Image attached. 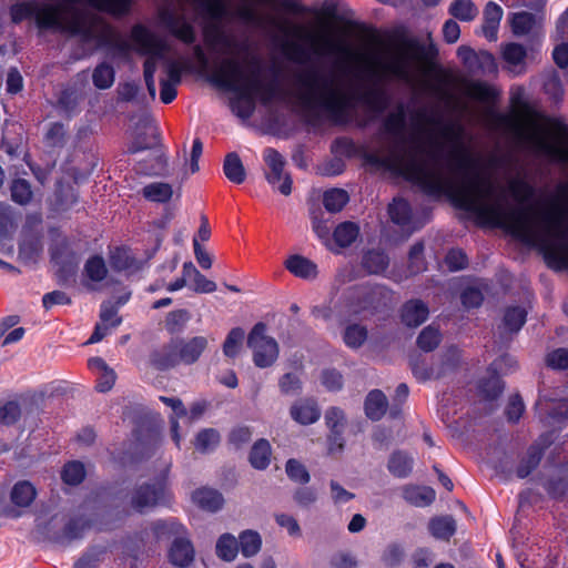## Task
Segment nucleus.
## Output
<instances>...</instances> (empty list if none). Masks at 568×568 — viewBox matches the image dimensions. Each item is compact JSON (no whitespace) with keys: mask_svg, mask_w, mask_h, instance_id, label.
<instances>
[{"mask_svg":"<svg viewBox=\"0 0 568 568\" xmlns=\"http://www.w3.org/2000/svg\"><path fill=\"white\" fill-rule=\"evenodd\" d=\"M406 111L398 104L388 113L377 134L378 148L366 156L372 164L397 171L418 184L427 194H447L455 205L475 214L484 223L508 231L529 245H539L550 258H567L568 229L564 224L565 206L554 203L541 214L537 227L530 207L507 210L503 193L478 171L465 143V128L458 122L445 123L440 138L428 132L425 138L405 133Z\"/></svg>","mask_w":568,"mask_h":568,"instance_id":"1","label":"nucleus"},{"mask_svg":"<svg viewBox=\"0 0 568 568\" xmlns=\"http://www.w3.org/2000/svg\"><path fill=\"white\" fill-rule=\"evenodd\" d=\"M294 98L308 114L326 113L335 122H345L354 108V94L344 77L334 69L317 65L294 73Z\"/></svg>","mask_w":568,"mask_h":568,"instance_id":"2","label":"nucleus"},{"mask_svg":"<svg viewBox=\"0 0 568 568\" xmlns=\"http://www.w3.org/2000/svg\"><path fill=\"white\" fill-rule=\"evenodd\" d=\"M248 72L234 57L224 58L215 64L210 81L220 88L236 92L239 95L231 100L232 112L243 119H250L255 111V99L268 104L275 98L277 87L275 82H263L260 78L261 65L256 57L247 61Z\"/></svg>","mask_w":568,"mask_h":568,"instance_id":"3","label":"nucleus"},{"mask_svg":"<svg viewBox=\"0 0 568 568\" xmlns=\"http://www.w3.org/2000/svg\"><path fill=\"white\" fill-rule=\"evenodd\" d=\"M131 39L136 49L148 54L144 62V81L152 100L156 97V87L154 73L158 63L164 64V77L160 78V99L163 103L169 104L176 98V87L181 83L183 65L180 61L168 58L169 45L141 24L132 28Z\"/></svg>","mask_w":568,"mask_h":568,"instance_id":"4","label":"nucleus"},{"mask_svg":"<svg viewBox=\"0 0 568 568\" xmlns=\"http://www.w3.org/2000/svg\"><path fill=\"white\" fill-rule=\"evenodd\" d=\"M437 51L432 41L425 43L417 38L404 39L392 60L372 62L371 71L378 80L390 75L406 84L413 85L417 79L416 71L422 64L433 59Z\"/></svg>","mask_w":568,"mask_h":568,"instance_id":"5","label":"nucleus"},{"mask_svg":"<svg viewBox=\"0 0 568 568\" xmlns=\"http://www.w3.org/2000/svg\"><path fill=\"white\" fill-rule=\"evenodd\" d=\"M514 130L518 138L531 144L550 159L568 163V148L561 145L568 140V126L557 120L540 124L532 118L516 121Z\"/></svg>","mask_w":568,"mask_h":568,"instance_id":"6","label":"nucleus"},{"mask_svg":"<svg viewBox=\"0 0 568 568\" xmlns=\"http://www.w3.org/2000/svg\"><path fill=\"white\" fill-rule=\"evenodd\" d=\"M209 337L203 335L175 336L154 351L150 362L159 371H169L179 365L190 366L200 361L209 348Z\"/></svg>","mask_w":568,"mask_h":568,"instance_id":"7","label":"nucleus"},{"mask_svg":"<svg viewBox=\"0 0 568 568\" xmlns=\"http://www.w3.org/2000/svg\"><path fill=\"white\" fill-rule=\"evenodd\" d=\"M63 2L45 3L37 1H20L11 6L10 17L14 23L33 19L41 31L63 28Z\"/></svg>","mask_w":568,"mask_h":568,"instance_id":"8","label":"nucleus"},{"mask_svg":"<svg viewBox=\"0 0 568 568\" xmlns=\"http://www.w3.org/2000/svg\"><path fill=\"white\" fill-rule=\"evenodd\" d=\"M63 28L58 31L71 32L81 36L87 41H95L99 45L112 44L115 41V32L102 18L95 14H85L80 11L67 17L63 7Z\"/></svg>","mask_w":568,"mask_h":568,"instance_id":"9","label":"nucleus"},{"mask_svg":"<svg viewBox=\"0 0 568 568\" xmlns=\"http://www.w3.org/2000/svg\"><path fill=\"white\" fill-rule=\"evenodd\" d=\"M389 292L381 285H359L348 290L347 307L354 315L375 314L388 306Z\"/></svg>","mask_w":568,"mask_h":568,"instance_id":"10","label":"nucleus"},{"mask_svg":"<svg viewBox=\"0 0 568 568\" xmlns=\"http://www.w3.org/2000/svg\"><path fill=\"white\" fill-rule=\"evenodd\" d=\"M247 346L253 351V362L260 368L272 366L278 357L277 342L266 335V325L256 323L247 337Z\"/></svg>","mask_w":568,"mask_h":568,"instance_id":"11","label":"nucleus"},{"mask_svg":"<svg viewBox=\"0 0 568 568\" xmlns=\"http://www.w3.org/2000/svg\"><path fill=\"white\" fill-rule=\"evenodd\" d=\"M203 34L206 45L213 51L224 54H243L246 64L253 57L250 54V45L246 41H239L235 37L226 34L217 23L206 26Z\"/></svg>","mask_w":568,"mask_h":568,"instance_id":"12","label":"nucleus"},{"mask_svg":"<svg viewBox=\"0 0 568 568\" xmlns=\"http://www.w3.org/2000/svg\"><path fill=\"white\" fill-rule=\"evenodd\" d=\"M263 159L266 164L265 179L283 195H290L292 192V179L288 174L284 173L285 160L282 154L275 149L268 148L263 153Z\"/></svg>","mask_w":568,"mask_h":568,"instance_id":"13","label":"nucleus"},{"mask_svg":"<svg viewBox=\"0 0 568 568\" xmlns=\"http://www.w3.org/2000/svg\"><path fill=\"white\" fill-rule=\"evenodd\" d=\"M160 142L159 129L154 120L149 116H142L135 124L133 139L128 148L131 154L155 148Z\"/></svg>","mask_w":568,"mask_h":568,"instance_id":"14","label":"nucleus"},{"mask_svg":"<svg viewBox=\"0 0 568 568\" xmlns=\"http://www.w3.org/2000/svg\"><path fill=\"white\" fill-rule=\"evenodd\" d=\"M165 497L163 483L144 484L136 487L131 497V506L134 510L143 513L146 508L155 507Z\"/></svg>","mask_w":568,"mask_h":568,"instance_id":"15","label":"nucleus"},{"mask_svg":"<svg viewBox=\"0 0 568 568\" xmlns=\"http://www.w3.org/2000/svg\"><path fill=\"white\" fill-rule=\"evenodd\" d=\"M161 19L170 33L182 42L191 44L195 41L196 36L194 28L185 20L184 17L178 16L170 10H163Z\"/></svg>","mask_w":568,"mask_h":568,"instance_id":"16","label":"nucleus"},{"mask_svg":"<svg viewBox=\"0 0 568 568\" xmlns=\"http://www.w3.org/2000/svg\"><path fill=\"white\" fill-rule=\"evenodd\" d=\"M358 100L368 111L376 114L383 113L389 104V97L386 90L378 83H374L364 90Z\"/></svg>","mask_w":568,"mask_h":568,"instance_id":"17","label":"nucleus"},{"mask_svg":"<svg viewBox=\"0 0 568 568\" xmlns=\"http://www.w3.org/2000/svg\"><path fill=\"white\" fill-rule=\"evenodd\" d=\"M290 415L301 425H311L320 419L321 409L316 402L306 398L294 403L290 408Z\"/></svg>","mask_w":568,"mask_h":568,"instance_id":"18","label":"nucleus"},{"mask_svg":"<svg viewBox=\"0 0 568 568\" xmlns=\"http://www.w3.org/2000/svg\"><path fill=\"white\" fill-rule=\"evenodd\" d=\"M109 274L105 261L100 255H93L87 260L83 266V283L90 288L94 290V283H101Z\"/></svg>","mask_w":568,"mask_h":568,"instance_id":"19","label":"nucleus"},{"mask_svg":"<svg viewBox=\"0 0 568 568\" xmlns=\"http://www.w3.org/2000/svg\"><path fill=\"white\" fill-rule=\"evenodd\" d=\"M428 307L420 300L406 302L400 312L402 322L408 327H417L428 318Z\"/></svg>","mask_w":568,"mask_h":568,"instance_id":"20","label":"nucleus"},{"mask_svg":"<svg viewBox=\"0 0 568 568\" xmlns=\"http://www.w3.org/2000/svg\"><path fill=\"white\" fill-rule=\"evenodd\" d=\"M285 268L294 276L303 280H314L317 277V265L298 254L291 255L284 262Z\"/></svg>","mask_w":568,"mask_h":568,"instance_id":"21","label":"nucleus"},{"mask_svg":"<svg viewBox=\"0 0 568 568\" xmlns=\"http://www.w3.org/2000/svg\"><path fill=\"white\" fill-rule=\"evenodd\" d=\"M169 558L174 566H189L194 559L192 542L182 537L175 538L169 550Z\"/></svg>","mask_w":568,"mask_h":568,"instance_id":"22","label":"nucleus"},{"mask_svg":"<svg viewBox=\"0 0 568 568\" xmlns=\"http://www.w3.org/2000/svg\"><path fill=\"white\" fill-rule=\"evenodd\" d=\"M501 18L503 9L493 1L488 2L484 9V23L481 30L485 38L489 41L497 40Z\"/></svg>","mask_w":568,"mask_h":568,"instance_id":"23","label":"nucleus"},{"mask_svg":"<svg viewBox=\"0 0 568 568\" xmlns=\"http://www.w3.org/2000/svg\"><path fill=\"white\" fill-rule=\"evenodd\" d=\"M388 214L395 224L407 229L408 235L416 230V227H409L412 223V210L406 200L400 197L394 199L388 206Z\"/></svg>","mask_w":568,"mask_h":568,"instance_id":"24","label":"nucleus"},{"mask_svg":"<svg viewBox=\"0 0 568 568\" xmlns=\"http://www.w3.org/2000/svg\"><path fill=\"white\" fill-rule=\"evenodd\" d=\"M68 3H87L100 11L113 16H123L129 12L131 0H64Z\"/></svg>","mask_w":568,"mask_h":568,"instance_id":"25","label":"nucleus"},{"mask_svg":"<svg viewBox=\"0 0 568 568\" xmlns=\"http://www.w3.org/2000/svg\"><path fill=\"white\" fill-rule=\"evenodd\" d=\"M501 54L510 72L521 73L524 71L527 52L521 44L507 43L503 47Z\"/></svg>","mask_w":568,"mask_h":568,"instance_id":"26","label":"nucleus"},{"mask_svg":"<svg viewBox=\"0 0 568 568\" xmlns=\"http://www.w3.org/2000/svg\"><path fill=\"white\" fill-rule=\"evenodd\" d=\"M272 448L267 439L261 438L250 450L248 462L254 469L264 470L271 464Z\"/></svg>","mask_w":568,"mask_h":568,"instance_id":"27","label":"nucleus"},{"mask_svg":"<svg viewBox=\"0 0 568 568\" xmlns=\"http://www.w3.org/2000/svg\"><path fill=\"white\" fill-rule=\"evenodd\" d=\"M109 260L111 267L118 272H136L142 268V264L138 262L130 254V251L124 247H115L110 253Z\"/></svg>","mask_w":568,"mask_h":568,"instance_id":"28","label":"nucleus"},{"mask_svg":"<svg viewBox=\"0 0 568 568\" xmlns=\"http://www.w3.org/2000/svg\"><path fill=\"white\" fill-rule=\"evenodd\" d=\"M527 312L519 306L506 308L503 317L501 325L499 326L500 334H513L519 332L526 322Z\"/></svg>","mask_w":568,"mask_h":568,"instance_id":"29","label":"nucleus"},{"mask_svg":"<svg viewBox=\"0 0 568 568\" xmlns=\"http://www.w3.org/2000/svg\"><path fill=\"white\" fill-rule=\"evenodd\" d=\"M192 501L203 510L216 511L223 505L222 495L210 488H200L192 494Z\"/></svg>","mask_w":568,"mask_h":568,"instance_id":"30","label":"nucleus"},{"mask_svg":"<svg viewBox=\"0 0 568 568\" xmlns=\"http://www.w3.org/2000/svg\"><path fill=\"white\" fill-rule=\"evenodd\" d=\"M388 400L384 393L379 389H374L368 393L365 400V413L372 420H379L386 413Z\"/></svg>","mask_w":568,"mask_h":568,"instance_id":"31","label":"nucleus"},{"mask_svg":"<svg viewBox=\"0 0 568 568\" xmlns=\"http://www.w3.org/2000/svg\"><path fill=\"white\" fill-rule=\"evenodd\" d=\"M223 172L226 179L235 184H242L246 179V171L237 153L231 152L225 155Z\"/></svg>","mask_w":568,"mask_h":568,"instance_id":"32","label":"nucleus"},{"mask_svg":"<svg viewBox=\"0 0 568 568\" xmlns=\"http://www.w3.org/2000/svg\"><path fill=\"white\" fill-rule=\"evenodd\" d=\"M414 458L408 454L397 450L394 452L387 464L389 473L397 478H406L413 470Z\"/></svg>","mask_w":568,"mask_h":568,"instance_id":"33","label":"nucleus"},{"mask_svg":"<svg viewBox=\"0 0 568 568\" xmlns=\"http://www.w3.org/2000/svg\"><path fill=\"white\" fill-rule=\"evenodd\" d=\"M403 497L414 506H428L435 500V491L429 487L407 485L403 488Z\"/></svg>","mask_w":568,"mask_h":568,"instance_id":"34","label":"nucleus"},{"mask_svg":"<svg viewBox=\"0 0 568 568\" xmlns=\"http://www.w3.org/2000/svg\"><path fill=\"white\" fill-rule=\"evenodd\" d=\"M141 193L150 202L166 203L173 196V187L169 183L153 182L145 185Z\"/></svg>","mask_w":568,"mask_h":568,"instance_id":"35","label":"nucleus"},{"mask_svg":"<svg viewBox=\"0 0 568 568\" xmlns=\"http://www.w3.org/2000/svg\"><path fill=\"white\" fill-rule=\"evenodd\" d=\"M428 527L435 538L443 540H448L456 531V523L452 516L435 517Z\"/></svg>","mask_w":568,"mask_h":568,"instance_id":"36","label":"nucleus"},{"mask_svg":"<svg viewBox=\"0 0 568 568\" xmlns=\"http://www.w3.org/2000/svg\"><path fill=\"white\" fill-rule=\"evenodd\" d=\"M50 252L52 260L61 265L71 262L74 257V253L70 250L68 239L61 234H57L52 239Z\"/></svg>","mask_w":568,"mask_h":568,"instance_id":"37","label":"nucleus"},{"mask_svg":"<svg viewBox=\"0 0 568 568\" xmlns=\"http://www.w3.org/2000/svg\"><path fill=\"white\" fill-rule=\"evenodd\" d=\"M368 337L367 327L357 323L347 325L343 331V342L349 348L362 347Z\"/></svg>","mask_w":568,"mask_h":568,"instance_id":"38","label":"nucleus"},{"mask_svg":"<svg viewBox=\"0 0 568 568\" xmlns=\"http://www.w3.org/2000/svg\"><path fill=\"white\" fill-rule=\"evenodd\" d=\"M36 496V488L27 480L17 483L11 490V500L18 507H29Z\"/></svg>","mask_w":568,"mask_h":568,"instance_id":"39","label":"nucleus"},{"mask_svg":"<svg viewBox=\"0 0 568 568\" xmlns=\"http://www.w3.org/2000/svg\"><path fill=\"white\" fill-rule=\"evenodd\" d=\"M389 264L388 256L377 250L368 251L362 261L363 267L371 274H381L383 273Z\"/></svg>","mask_w":568,"mask_h":568,"instance_id":"40","label":"nucleus"},{"mask_svg":"<svg viewBox=\"0 0 568 568\" xmlns=\"http://www.w3.org/2000/svg\"><path fill=\"white\" fill-rule=\"evenodd\" d=\"M448 12L455 19L469 22L478 16V8L471 0H455L450 3Z\"/></svg>","mask_w":568,"mask_h":568,"instance_id":"41","label":"nucleus"},{"mask_svg":"<svg viewBox=\"0 0 568 568\" xmlns=\"http://www.w3.org/2000/svg\"><path fill=\"white\" fill-rule=\"evenodd\" d=\"M221 437L216 429L205 428L199 432L194 439V447L202 454L214 450L220 444Z\"/></svg>","mask_w":568,"mask_h":568,"instance_id":"42","label":"nucleus"},{"mask_svg":"<svg viewBox=\"0 0 568 568\" xmlns=\"http://www.w3.org/2000/svg\"><path fill=\"white\" fill-rule=\"evenodd\" d=\"M152 531L158 539H165L174 536L179 538L185 528L174 519L158 520L152 525Z\"/></svg>","mask_w":568,"mask_h":568,"instance_id":"43","label":"nucleus"},{"mask_svg":"<svg viewBox=\"0 0 568 568\" xmlns=\"http://www.w3.org/2000/svg\"><path fill=\"white\" fill-rule=\"evenodd\" d=\"M542 450L537 446L529 447L527 455L520 460L516 468V475L519 478H526L539 465Z\"/></svg>","mask_w":568,"mask_h":568,"instance_id":"44","label":"nucleus"},{"mask_svg":"<svg viewBox=\"0 0 568 568\" xmlns=\"http://www.w3.org/2000/svg\"><path fill=\"white\" fill-rule=\"evenodd\" d=\"M10 192L11 200L23 206L30 204L33 197L31 184L24 179L13 180L10 185Z\"/></svg>","mask_w":568,"mask_h":568,"instance_id":"45","label":"nucleus"},{"mask_svg":"<svg viewBox=\"0 0 568 568\" xmlns=\"http://www.w3.org/2000/svg\"><path fill=\"white\" fill-rule=\"evenodd\" d=\"M359 227L354 222H343L334 231V239L341 247H347L355 242Z\"/></svg>","mask_w":568,"mask_h":568,"instance_id":"46","label":"nucleus"},{"mask_svg":"<svg viewBox=\"0 0 568 568\" xmlns=\"http://www.w3.org/2000/svg\"><path fill=\"white\" fill-rule=\"evenodd\" d=\"M239 552V541L231 534L222 535L216 542V554L225 561H233Z\"/></svg>","mask_w":568,"mask_h":568,"instance_id":"47","label":"nucleus"},{"mask_svg":"<svg viewBox=\"0 0 568 568\" xmlns=\"http://www.w3.org/2000/svg\"><path fill=\"white\" fill-rule=\"evenodd\" d=\"M348 202V194L342 189H332L324 193L323 204L331 213L339 212Z\"/></svg>","mask_w":568,"mask_h":568,"instance_id":"48","label":"nucleus"},{"mask_svg":"<svg viewBox=\"0 0 568 568\" xmlns=\"http://www.w3.org/2000/svg\"><path fill=\"white\" fill-rule=\"evenodd\" d=\"M241 552L244 557L256 555L262 546V539L258 532L245 530L240 535L239 540Z\"/></svg>","mask_w":568,"mask_h":568,"instance_id":"49","label":"nucleus"},{"mask_svg":"<svg viewBox=\"0 0 568 568\" xmlns=\"http://www.w3.org/2000/svg\"><path fill=\"white\" fill-rule=\"evenodd\" d=\"M513 197L520 204L528 202L535 194V189L526 180L514 178L508 182Z\"/></svg>","mask_w":568,"mask_h":568,"instance_id":"50","label":"nucleus"},{"mask_svg":"<svg viewBox=\"0 0 568 568\" xmlns=\"http://www.w3.org/2000/svg\"><path fill=\"white\" fill-rule=\"evenodd\" d=\"M535 22V14L526 11L513 13L510 19L511 30L516 36H525L529 33L532 30Z\"/></svg>","mask_w":568,"mask_h":568,"instance_id":"51","label":"nucleus"},{"mask_svg":"<svg viewBox=\"0 0 568 568\" xmlns=\"http://www.w3.org/2000/svg\"><path fill=\"white\" fill-rule=\"evenodd\" d=\"M244 336H245V333H244V329L241 328V327H234L232 328L224 343H223V354L226 356V357H235L239 353H240V349H241V346L243 344V341H244Z\"/></svg>","mask_w":568,"mask_h":568,"instance_id":"52","label":"nucleus"},{"mask_svg":"<svg viewBox=\"0 0 568 568\" xmlns=\"http://www.w3.org/2000/svg\"><path fill=\"white\" fill-rule=\"evenodd\" d=\"M191 314L186 310H176L168 314L165 318V328L171 334H180L184 331Z\"/></svg>","mask_w":568,"mask_h":568,"instance_id":"53","label":"nucleus"},{"mask_svg":"<svg viewBox=\"0 0 568 568\" xmlns=\"http://www.w3.org/2000/svg\"><path fill=\"white\" fill-rule=\"evenodd\" d=\"M114 77L113 68L108 63H101L93 70L92 81L98 89L105 90L112 87Z\"/></svg>","mask_w":568,"mask_h":568,"instance_id":"54","label":"nucleus"},{"mask_svg":"<svg viewBox=\"0 0 568 568\" xmlns=\"http://www.w3.org/2000/svg\"><path fill=\"white\" fill-rule=\"evenodd\" d=\"M440 343V333L433 325L425 327L417 337V345L424 352L434 351Z\"/></svg>","mask_w":568,"mask_h":568,"instance_id":"55","label":"nucleus"},{"mask_svg":"<svg viewBox=\"0 0 568 568\" xmlns=\"http://www.w3.org/2000/svg\"><path fill=\"white\" fill-rule=\"evenodd\" d=\"M285 471L291 480L300 484H307L311 479L306 467L294 458H291L286 462Z\"/></svg>","mask_w":568,"mask_h":568,"instance_id":"56","label":"nucleus"},{"mask_svg":"<svg viewBox=\"0 0 568 568\" xmlns=\"http://www.w3.org/2000/svg\"><path fill=\"white\" fill-rule=\"evenodd\" d=\"M90 526V523L82 517L70 519L63 528V537L68 540L79 539Z\"/></svg>","mask_w":568,"mask_h":568,"instance_id":"57","label":"nucleus"},{"mask_svg":"<svg viewBox=\"0 0 568 568\" xmlns=\"http://www.w3.org/2000/svg\"><path fill=\"white\" fill-rule=\"evenodd\" d=\"M414 376L422 382L430 378L440 377L442 373H435L432 367H428L420 356H414L409 362Z\"/></svg>","mask_w":568,"mask_h":568,"instance_id":"58","label":"nucleus"},{"mask_svg":"<svg viewBox=\"0 0 568 568\" xmlns=\"http://www.w3.org/2000/svg\"><path fill=\"white\" fill-rule=\"evenodd\" d=\"M325 424L329 432H344L346 426V417L344 412L338 407H329L325 412Z\"/></svg>","mask_w":568,"mask_h":568,"instance_id":"59","label":"nucleus"},{"mask_svg":"<svg viewBox=\"0 0 568 568\" xmlns=\"http://www.w3.org/2000/svg\"><path fill=\"white\" fill-rule=\"evenodd\" d=\"M84 476V466L80 462L68 463L62 470V479L69 485L80 484Z\"/></svg>","mask_w":568,"mask_h":568,"instance_id":"60","label":"nucleus"},{"mask_svg":"<svg viewBox=\"0 0 568 568\" xmlns=\"http://www.w3.org/2000/svg\"><path fill=\"white\" fill-rule=\"evenodd\" d=\"M466 94L479 101H489L494 98V90L484 82H469L465 88Z\"/></svg>","mask_w":568,"mask_h":568,"instance_id":"61","label":"nucleus"},{"mask_svg":"<svg viewBox=\"0 0 568 568\" xmlns=\"http://www.w3.org/2000/svg\"><path fill=\"white\" fill-rule=\"evenodd\" d=\"M497 70V64L494 55L488 51H479L475 65L471 72H481L484 74L494 73Z\"/></svg>","mask_w":568,"mask_h":568,"instance_id":"62","label":"nucleus"},{"mask_svg":"<svg viewBox=\"0 0 568 568\" xmlns=\"http://www.w3.org/2000/svg\"><path fill=\"white\" fill-rule=\"evenodd\" d=\"M278 386L284 395H297L302 389V382L296 374L286 373L280 378Z\"/></svg>","mask_w":568,"mask_h":568,"instance_id":"63","label":"nucleus"},{"mask_svg":"<svg viewBox=\"0 0 568 568\" xmlns=\"http://www.w3.org/2000/svg\"><path fill=\"white\" fill-rule=\"evenodd\" d=\"M503 387V382L498 376H491L489 379L481 381L479 384L480 393L490 400L497 398L501 394Z\"/></svg>","mask_w":568,"mask_h":568,"instance_id":"64","label":"nucleus"}]
</instances>
